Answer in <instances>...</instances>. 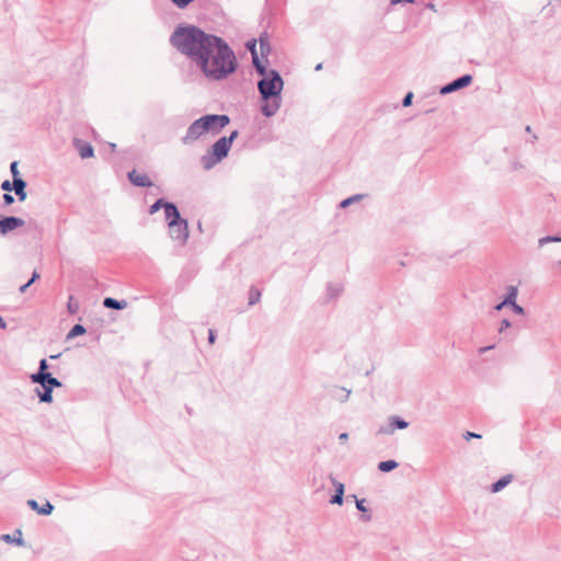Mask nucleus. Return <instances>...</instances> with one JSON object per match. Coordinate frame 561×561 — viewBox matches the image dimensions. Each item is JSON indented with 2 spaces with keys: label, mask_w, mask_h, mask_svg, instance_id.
<instances>
[{
  "label": "nucleus",
  "mask_w": 561,
  "mask_h": 561,
  "mask_svg": "<svg viewBox=\"0 0 561 561\" xmlns=\"http://www.w3.org/2000/svg\"><path fill=\"white\" fill-rule=\"evenodd\" d=\"M526 130H527V133H530V127H529V126H527V127H526Z\"/></svg>",
  "instance_id": "obj_58"
},
{
  "label": "nucleus",
  "mask_w": 561,
  "mask_h": 561,
  "mask_svg": "<svg viewBox=\"0 0 561 561\" xmlns=\"http://www.w3.org/2000/svg\"><path fill=\"white\" fill-rule=\"evenodd\" d=\"M43 388V391L39 389H36V393L38 396V399L41 402L45 403H51L53 402V389L50 387H47L46 385H41Z\"/></svg>",
  "instance_id": "obj_18"
},
{
  "label": "nucleus",
  "mask_w": 561,
  "mask_h": 561,
  "mask_svg": "<svg viewBox=\"0 0 561 561\" xmlns=\"http://www.w3.org/2000/svg\"><path fill=\"white\" fill-rule=\"evenodd\" d=\"M508 304H504V300L502 302H500L499 305L495 306V310L500 311L502 310L504 307H507Z\"/></svg>",
  "instance_id": "obj_50"
},
{
  "label": "nucleus",
  "mask_w": 561,
  "mask_h": 561,
  "mask_svg": "<svg viewBox=\"0 0 561 561\" xmlns=\"http://www.w3.org/2000/svg\"><path fill=\"white\" fill-rule=\"evenodd\" d=\"M39 277H41L39 273L37 271H34L31 279L27 282L28 286H31L34 282L39 279Z\"/></svg>",
  "instance_id": "obj_45"
},
{
  "label": "nucleus",
  "mask_w": 561,
  "mask_h": 561,
  "mask_svg": "<svg viewBox=\"0 0 561 561\" xmlns=\"http://www.w3.org/2000/svg\"><path fill=\"white\" fill-rule=\"evenodd\" d=\"M330 479L335 488V494L343 493L344 494V484L342 482L336 481L332 476H330Z\"/></svg>",
  "instance_id": "obj_31"
},
{
  "label": "nucleus",
  "mask_w": 561,
  "mask_h": 561,
  "mask_svg": "<svg viewBox=\"0 0 561 561\" xmlns=\"http://www.w3.org/2000/svg\"><path fill=\"white\" fill-rule=\"evenodd\" d=\"M261 298V291L256 289L255 287H251L249 291V305L253 306L256 302H259Z\"/></svg>",
  "instance_id": "obj_27"
},
{
  "label": "nucleus",
  "mask_w": 561,
  "mask_h": 561,
  "mask_svg": "<svg viewBox=\"0 0 561 561\" xmlns=\"http://www.w3.org/2000/svg\"><path fill=\"white\" fill-rule=\"evenodd\" d=\"M168 228L169 236L173 241L178 242L180 245H184L187 242L190 231L188 222L186 219L176 222L175 226L169 225Z\"/></svg>",
  "instance_id": "obj_5"
},
{
  "label": "nucleus",
  "mask_w": 561,
  "mask_h": 561,
  "mask_svg": "<svg viewBox=\"0 0 561 561\" xmlns=\"http://www.w3.org/2000/svg\"><path fill=\"white\" fill-rule=\"evenodd\" d=\"M247 48L250 50L252 56V64L260 75L266 73V65L259 58L257 51H256V42L255 39L249 41L247 43Z\"/></svg>",
  "instance_id": "obj_9"
},
{
  "label": "nucleus",
  "mask_w": 561,
  "mask_h": 561,
  "mask_svg": "<svg viewBox=\"0 0 561 561\" xmlns=\"http://www.w3.org/2000/svg\"><path fill=\"white\" fill-rule=\"evenodd\" d=\"M520 168H523V165L520 163H518V162L513 163V170H518Z\"/></svg>",
  "instance_id": "obj_54"
},
{
  "label": "nucleus",
  "mask_w": 561,
  "mask_h": 561,
  "mask_svg": "<svg viewBox=\"0 0 561 561\" xmlns=\"http://www.w3.org/2000/svg\"><path fill=\"white\" fill-rule=\"evenodd\" d=\"M463 437L466 440H469L471 438H481V435L473 432H466Z\"/></svg>",
  "instance_id": "obj_43"
},
{
  "label": "nucleus",
  "mask_w": 561,
  "mask_h": 561,
  "mask_svg": "<svg viewBox=\"0 0 561 561\" xmlns=\"http://www.w3.org/2000/svg\"><path fill=\"white\" fill-rule=\"evenodd\" d=\"M103 306L108 309L122 310L127 307V301L126 300H117L112 297H106L103 300Z\"/></svg>",
  "instance_id": "obj_17"
},
{
  "label": "nucleus",
  "mask_w": 561,
  "mask_h": 561,
  "mask_svg": "<svg viewBox=\"0 0 561 561\" xmlns=\"http://www.w3.org/2000/svg\"><path fill=\"white\" fill-rule=\"evenodd\" d=\"M59 355H51L50 358L54 359V358H57Z\"/></svg>",
  "instance_id": "obj_57"
},
{
  "label": "nucleus",
  "mask_w": 561,
  "mask_h": 561,
  "mask_svg": "<svg viewBox=\"0 0 561 561\" xmlns=\"http://www.w3.org/2000/svg\"><path fill=\"white\" fill-rule=\"evenodd\" d=\"M512 323L508 319H503L501 321V324H500V328H499V332L502 333L504 330L511 328Z\"/></svg>",
  "instance_id": "obj_37"
},
{
  "label": "nucleus",
  "mask_w": 561,
  "mask_h": 561,
  "mask_svg": "<svg viewBox=\"0 0 561 561\" xmlns=\"http://www.w3.org/2000/svg\"><path fill=\"white\" fill-rule=\"evenodd\" d=\"M271 50L272 49L268 39L260 37V51L262 57L266 58ZM265 62H267V59H265Z\"/></svg>",
  "instance_id": "obj_23"
},
{
  "label": "nucleus",
  "mask_w": 561,
  "mask_h": 561,
  "mask_svg": "<svg viewBox=\"0 0 561 561\" xmlns=\"http://www.w3.org/2000/svg\"><path fill=\"white\" fill-rule=\"evenodd\" d=\"M550 242H561V237H558V236H547V237H542L538 240V244L539 247H543L546 245L547 243H550Z\"/></svg>",
  "instance_id": "obj_29"
},
{
  "label": "nucleus",
  "mask_w": 561,
  "mask_h": 561,
  "mask_svg": "<svg viewBox=\"0 0 561 561\" xmlns=\"http://www.w3.org/2000/svg\"><path fill=\"white\" fill-rule=\"evenodd\" d=\"M517 295H518V289L516 286H508L507 287V294L504 298V304H514L516 302V298H517Z\"/></svg>",
  "instance_id": "obj_21"
},
{
  "label": "nucleus",
  "mask_w": 561,
  "mask_h": 561,
  "mask_svg": "<svg viewBox=\"0 0 561 561\" xmlns=\"http://www.w3.org/2000/svg\"><path fill=\"white\" fill-rule=\"evenodd\" d=\"M231 146L226 137L219 138L213 146L211 149L201 158L202 165L205 170H210L222 159H225Z\"/></svg>",
  "instance_id": "obj_4"
},
{
  "label": "nucleus",
  "mask_w": 561,
  "mask_h": 561,
  "mask_svg": "<svg viewBox=\"0 0 561 561\" xmlns=\"http://www.w3.org/2000/svg\"><path fill=\"white\" fill-rule=\"evenodd\" d=\"M365 503V500L362 499V500H356V508L363 513H366L367 512V507L364 505Z\"/></svg>",
  "instance_id": "obj_40"
},
{
  "label": "nucleus",
  "mask_w": 561,
  "mask_h": 561,
  "mask_svg": "<svg viewBox=\"0 0 561 561\" xmlns=\"http://www.w3.org/2000/svg\"><path fill=\"white\" fill-rule=\"evenodd\" d=\"M343 493H339V494H334L331 500H330V503L331 504H336V505H342L343 504Z\"/></svg>",
  "instance_id": "obj_33"
},
{
  "label": "nucleus",
  "mask_w": 561,
  "mask_h": 561,
  "mask_svg": "<svg viewBox=\"0 0 561 561\" xmlns=\"http://www.w3.org/2000/svg\"><path fill=\"white\" fill-rule=\"evenodd\" d=\"M193 0H172V2L180 9L186 8Z\"/></svg>",
  "instance_id": "obj_36"
},
{
  "label": "nucleus",
  "mask_w": 561,
  "mask_h": 561,
  "mask_svg": "<svg viewBox=\"0 0 561 561\" xmlns=\"http://www.w3.org/2000/svg\"><path fill=\"white\" fill-rule=\"evenodd\" d=\"M1 190L7 193L13 191L12 182H10L9 180L3 181L1 183Z\"/></svg>",
  "instance_id": "obj_38"
},
{
  "label": "nucleus",
  "mask_w": 561,
  "mask_h": 561,
  "mask_svg": "<svg viewBox=\"0 0 561 561\" xmlns=\"http://www.w3.org/2000/svg\"><path fill=\"white\" fill-rule=\"evenodd\" d=\"M170 43L210 81L226 80L238 68L236 54L229 44L198 26H178L170 36Z\"/></svg>",
  "instance_id": "obj_1"
},
{
  "label": "nucleus",
  "mask_w": 561,
  "mask_h": 561,
  "mask_svg": "<svg viewBox=\"0 0 561 561\" xmlns=\"http://www.w3.org/2000/svg\"><path fill=\"white\" fill-rule=\"evenodd\" d=\"M321 69H322V64H318V65L316 66V70H317V71H319V70H321Z\"/></svg>",
  "instance_id": "obj_55"
},
{
  "label": "nucleus",
  "mask_w": 561,
  "mask_h": 561,
  "mask_svg": "<svg viewBox=\"0 0 561 561\" xmlns=\"http://www.w3.org/2000/svg\"><path fill=\"white\" fill-rule=\"evenodd\" d=\"M34 383L38 385H46L47 387H50L53 390L54 388H59L62 386L61 381H59L56 377H54L50 373L47 375H39L38 380Z\"/></svg>",
  "instance_id": "obj_14"
},
{
  "label": "nucleus",
  "mask_w": 561,
  "mask_h": 561,
  "mask_svg": "<svg viewBox=\"0 0 561 561\" xmlns=\"http://www.w3.org/2000/svg\"><path fill=\"white\" fill-rule=\"evenodd\" d=\"M409 426V423L398 415H392L388 419L386 426H380L378 434L392 435L396 430H404Z\"/></svg>",
  "instance_id": "obj_6"
},
{
  "label": "nucleus",
  "mask_w": 561,
  "mask_h": 561,
  "mask_svg": "<svg viewBox=\"0 0 561 561\" xmlns=\"http://www.w3.org/2000/svg\"><path fill=\"white\" fill-rule=\"evenodd\" d=\"M471 82H472V76L463 75V76L455 79L454 81L447 83L446 85L442 87L439 93L443 95L449 94L451 92H455L457 90L468 87Z\"/></svg>",
  "instance_id": "obj_7"
},
{
  "label": "nucleus",
  "mask_w": 561,
  "mask_h": 561,
  "mask_svg": "<svg viewBox=\"0 0 561 561\" xmlns=\"http://www.w3.org/2000/svg\"><path fill=\"white\" fill-rule=\"evenodd\" d=\"M39 277H41L39 273L37 271H34L31 279L27 282L28 286H31L34 282L39 279Z\"/></svg>",
  "instance_id": "obj_44"
},
{
  "label": "nucleus",
  "mask_w": 561,
  "mask_h": 561,
  "mask_svg": "<svg viewBox=\"0 0 561 561\" xmlns=\"http://www.w3.org/2000/svg\"><path fill=\"white\" fill-rule=\"evenodd\" d=\"M229 123L230 118L226 114L204 115L188 126L182 142L192 144L205 134L218 135Z\"/></svg>",
  "instance_id": "obj_3"
},
{
  "label": "nucleus",
  "mask_w": 561,
  "mask_h": 561,
  "mask_svg": "<svg viewBox=\"0 0 561 561\" xmlns=\"http://www.w3.org/2000/svg\"><path fill=\"white\" fill-rule=\"evenodd\" d=\"M341 288L339 286L334 287L333 285L328 286V291L330 297H336L341 293Z\"/></svg>",
  "instance_id": "obj_34"
},
{
  "label": "nucleus",
  "mask_w": 561,
  "mask_h": 561,
  "mask_svg": "<svg viewBox=\"0 0 561 561\" xmlns=\"http://www.w3.org/2000/svg\"><path fill=\"white\" fill-rule=\"evenodd\" d=\"M164 215H165V220L168 221V226L169 225L175 226L176 222L184 219L181 217L176 205L171 202L165 205Z\"/></svg>",
  "instance_id": "obj_11"
},
{
  "label": "nucleus",
  "mask_w": 561,
  "mask_h": 561,
  "mask_svg": "<svg viewBox=\"0 0 561 561\" xmlns=\"http://www.w3.org/2000/svg\"><path fill=\"white\" fill-rule=\"evenodd\" d=\"M2 540L7 541V542H15L18 546H22L23 545V539H22V531L21 530H15L13 537L9 534H5V535H2Z\"/></svg>",
  "instance_id": "obj_20"
},
{
  "label": "nucleus",
  "mask_w": 561,
  "mask_h": 561,
  "mask_svg": "<svg viewBox=\"0 0 561 561\" xmlns=\"http://www.w3.org/2000/svg\"><path fill=\"white\" fill-rule=\"evenodd\" d=\"M26 182L23 179H14L12 181V187L15 192V195L18 196L20 202H24L26 199Z\"/></svg>",
  "instance_id": "obj_13"
},
{
  "label": "nucleus",
  "mask_w": 561,
  "mask_h": 561,
  "mask_svg": "<svg viewBox=\"0 0 561 561\" xmlns=\"http://www.w3.org/2000/svg\"><path fill=\"white\" fill-rule=\"evenodd\" d=\"M73 146L82 159L91 158L94 156V149L88 141L75 139Z\"/></svg>",
  "instance_id": "obj_12"
},
{
  "label": "nucleus",
  "mask_w": 561,
  "mask_h": 561,
  "mask_svg": "<svg viewBox=\"0 0 561 561\" xmlns=\"http://www.w3.org/2000/svg\"><path fill=\"white\" fill-rule=\"evenodd\" d=\"M127 176L131 184L135 186L150 187L153 185V183L151 182L147 174L139 173L136 170H131L130 172H128Z\"/></svg>",
  "instance_id": "obj_10"
},
{
  "label": "nucleus",
  "mask_w": 561,
  "mask_h": 561,
  "mask_svg": "<svg viewBox=\"0 0 561 561\" xmlns=\"http://www.w3.org/2000/svg\"><path fill=\"white\" fill-rule=\"evenodd\" d=\"M412 100H413V93L412 92L407 93L402 100V105L404 107L410 106L412 104Z\"/></svg>",
  "instance_id": "obj_35"
},
{
  "label": "nucleus",
  "mask_w": 561,
  "mask_h": 561,
  "mask_svg": "<svg viewBox=\"0 0 561 561\" xmlns=\"http://www.w3.org/2000/svg\"><path fill=\"white\" fill-rule=\"evenodd\" d=\"M238 135H239V131L238 130H233V131H231V134L229 136H225L226 140H229V145L230 146H232V142L238 137Z\"/></svg>",
  "instance_id": "obj_42"
},
{
  "label": "nucleus",
  "mask_w": 561,
  "mask_h": 561,
  "mask_svg": "<svg viewBox=\"0 0 561 561\" xmlns=\"http://www.w3.org/2000/svg\"><path fill=\"white\" fill-rule=\"evenodd\" d=\"M10 171H11V173H12L13 180H14V179H22V178L20 176V172H19V170H18V161H13V162L11 163V165H10Z\"/></svg>",
  "instance_id": "obj_32"
},
{
  "label": "nucleus",
  "mask_w": 561,
  "mask_h": 561,
  "mask_svg": "<svg viewBox=\"0 0 561 561\" xmlns=\"http://www.w3.org/2000/svg\"><path fill=\"white\" fill-rule=\"evenodd\" d=\"M428 8L434 10L435 5L431 3V4H428Z\"/></svg>",
  "instance_id": "obj_56"
},
{
  "label": "nucleus",
  "mask_w": 561,
  "mask_h": 561,
  "mask_svg": "<svg viewBox=\"0 0 561 561\" xmlns=\"http://www.w3.org/2000/svg\"><path fill=\"white\" fill-rule=\"evenodd\" d=\"M48 369V364H47V360L45 358L41 359L39 360V367H38V370L35 373V374H32L31 375V381L32 382H35L38 380V376L42 374V375H47L49 374L47 371Z\"/></svg>",
  "instance_id": "obj_19"
},
{
  "label": "nucleus",
  "mask_w": 561,
  "mask_h": 561,
  "mask_svg": "<svg viewBox=\"0 0 561 561\" xmlns=\"http://www.w3.org/2000/svg\"><path fill=\"white\" fill-rule=\"evenodd\" d=\"M79 302L73 299L72 296L69 297L67 309L70 314H76L79 311Z\"/></svg>",
  "instance_id": "obj_28"
},
{
  "label": "nucleus",
  "mask_w": 561,
  "mask_h": 561,
  "mask_svg": "<svg viewBox=\"0 0 561 561\" xmlns=\"http://www.w3.org/2000/svg\"><path fill=\"white\" fill-rule=\"evenodd\" d=\"M25 221L15 216H9L0 219V233L7 234L10 231H13L22 226H24Z\"/></svg>",
  "instance_id": "obj_8"
},
{
  "label": "nucleus",
  "mask_w": 561,
  "mask_h": 561,
  "mask_svg": "<svg viewBox=\"0 0 561 561\" xmlns=\"http://www.w3.org/2000/svg\"><path fill=\"white\" fill-rule=\"evenodd\" d=\"M85 333V328L82 324H75L72 329L68 332L67 339H73L76 336L82 335Z\"/></svg>",
  "instance_id": "obj_24"
},
{
  "label": "nucleus",
  "mask_w": 561,
  "mask_h": 561,
  "mask_svg": "<svg viewBox=\"0 0 561 561\" xmlns=\"http://www.w3.org/2000/svg\"><path fill=\"white\" fill-rule=\"evenodd\" d=\"M169 202H167L164 198H159L157 199L150 207H149V214L150 215H153L156 214L158 210H160L161 208H163L165 210V205L168 204Z\"/></svg>",
  "instance_id": "obj_25"
},
{
  "label": "nucleus",
  "mask_w": 561,
  "mask_h": 561,
  "mask_svg": "<svg viewBox=\"0 0 561 561\" xmlns=\"http://www.w3.org/2000/svg\"><path fill=\"white\" fill-rule=\"evenodd\" d=\"M364 197L363 194H355L348 198H345L343 199L341 203H340V207L341 208H346L348 207L350 205L356 203V202H359L362 198Z\"/></svg>",
  "instance_id": "obj_26"
},
{
  "label": "nucleus",
  "mask_w": 561,
  "mask_h": 561,
  "mask_svg": "<svg viewBox=\"0 0 561 561\" xmlns=\"http://www.w3.org/2000/svg\"><path fill=\"white\" fill-rule=\"evenodd\" d=\"M510 306L512 307V310L516 314H524V312H525L524 308L522 306H519L517 302L511 304Z\"/></svg>",
  "instance_id": "obj_39"
},
{
  "label": "nucleus",
  "mask_w": 561,
  "mask_h": 561,
  "mask_svg": "<svg viewBox=\"0 0 561 561\" xmlns=\"http://www.w3.org/2000/svg\"><path fill=\"white\" fill-rule=\"evenodd\" d=\"M513 481V474H505L500 478L496 482H494L490 490L492 493H497L502 491L505 486H507Z\"/></svg>",
  "instance_id": "obj_16"
},
{
  "label": "nucleus",
  "mask_w": 561,
  "mask_h": 561,
  "mask_svg": "<svg viewBox=\"0 0 561 561\" xmlns=\"http://www.w3.org/2000/svg\"><path fill=\"white\" fill-rule=\"evenodd\" d=\"M28 287H30V286H28V284L26 283V284L22 285V286L19 288V291H20L21 294H24V293L27 290V288H28Z\"/></svg>",
  "instance_id": "obj_51"
},
{
  "label": "nucleus",
  "mask_w": 561,
  "mask_h": 561,
  "mask_svg": "<svg viewBox=\"0 0 561 561\" xmlns=\"http://www.w3.org/2000/svg\"><path fill=\"white\" fill-rule=\"evenodd\" d=\"M494 345L483 346L479 348V354H484L485 352H489L490 350H493Z\"/></svg>",
  "instance_id": "obj_47"
},
{
  "label": "nucleus",
  "mask_w": 561,
  "mask_h": 561,
  "mask_svg": "<svg viewBox=\"0 0 561 561\" xmlns=\"http://www.w3.org/2000/svg\"><path fill=\"white\" fill-rule=\"evenodd\" d=\"M7 328V323L5 321L2 319V317L0 316V329H5Z\"/></svg>",
  "instance_id": "obj_52"
},
{
  "label": "nucleus",
  "mask_w": 561,
  "mask_h": 561,
  "mask_svg": "<svg viewBox=\"0 0 561 561\" xmlns=\"http://www.w3.org/2000/svg\"><path fill=\"white\" fill-rule=\"evenodd\" d=\"M398 466H399V463L396 460H386V461H380L378 463V469L381 472H389V471L398 468Z\"/></svg>",
  "instance_id": "obj_22"
},
{
  "label": "nucleus",
  "mask_w": 561,
  "mask_h": 561,
  "mask_svg": "<svg viewBox=\"0 0 561 561\" xmlns=\"http://www.w3.org/2000/svg\"><path fill=\"white\" fill-rule=\"evenodd\" d=\"M215 340H216L215 331L213 329H209V331H208V342L210 344H214Z\"/></svg>",
  "instance_id": "obj_46"
},
{
  "label": "nucleus",
  "mask_w": 561,
  "mask_h": 561,
  "mask_svg": "<svg viewBox=\"0 0 561 561\" xmlns=\"http://www.w3.org/2000/svg\"><path fill=\"white\" fill-rule=\"evenodd\" d=\"M559 264L561 265V260L559 261Z\"/></svg>",
  "instance_id": "obj_59"
},
{
  "label": "nucleus",
  "mask_w": 561,
  "mask_h": 561,
  "mask_svg": "<svg viewBox=\"0 0 561 561\" xmlns=\"http://www.w3.org/2000/svg\"><path fill=\"white\" fill-rule=\"evenodd\" d=\"M362 519H363L364 522H369V520L371 519V516H370L369 514H364V515L362 516Z\"/></svg>",
  "instance_id": "obj_53"
},
{
  "label": "nucleus",
  "mask_w": 561,
  "mask_h": 561,
  "mask_svg": "<svg viewBox=\"0 0 561 561\" xmlns=\"http://www.w3.org/2000/svg\"><path fill=\"white\" fill-rule=\"evenodd\" d=\"M263 79L257 82L262 99L261 112L266 117L274 116L282 105L284 80L277 70H266Z\"/></svg>",
  "instance_id": "obj_2"
},
{
  "label": "nucleus",
  "mask_w": 561,
  "mask_h": 561,
  "mask_svg": "<svg viewBox=\"0 0 561 561\" xmlns=\"http://www.w3.org/2000/svg\"><path fill=\"white\" fill-rule=\"evenodd\" d=\"M402 2L412 3V2H414V0H390V4L391 5H396V4H399V3H402Z\"/></svg>",
  "instance_id": "obj_48"
},
{
  "label": "nucleus",
  "mask_w": 561,
  "mask_h": 561,
  "mask_svg": "<svg viewBox=\"0 0 561 561\" xmlns=\"http://www.w3.org/2000/svg\"><path fill=\"white\" fill-rule=\"evenodd\" d=\"M27 505L33 510L36 511L39 515H49L51 514L54 506L50 504V502H46L43 506L38 505L37 501L35 500H28Z\"/></svg>",
  "instance_id": "obj_15"
},
{
  "label": "nucleus",
  "mask_w": 561,
  "mask_h": 561,
  "mask_svg": "<svg viewBox=\"0 0 561 561\" xmlns=\"http://www.w3.org/2000/svg\"><path fill=\"white\" fill-rule=\"evenodd\" d=\"M347 439H348V434H347V433H341V434L339 435V440H340L341 443H345Z\"/></svg>",
  "instance_id": "obj_49"
},
{
  "label": "nucleus",
  "mask_w": 561,
  "mask_h": 561,
  "mask_svg": "<svg viewBox=\"0 0 561 561\" xmlns=\"http://www.w3.org/2000/svg\"><path fill=\"white\" fill-rule=\"evenodd\" d=\"M337 390H340L342 393L341 396H336V399L340 400L341 402H345L350 398L351 390L343 387L339 388Z\"/></svg>",
  "instance_id": "obj_30"
},
{
  "label": "nucleus",
  "mask_w": 561,
  "mask_h": 561,
  "mask_svg": "<svg viewBox=\"0 0 561 561\" xmlns=\"http://www.w3.org/2000/svg\"><path fill=\"white\" fill-rule=\"evenodd\" d=\"M3 203L5 205H11L14 203V198L9 192L3 194Z\"/></svg>",
  "instance_id": "obj_41"
}]
</instances>
